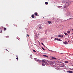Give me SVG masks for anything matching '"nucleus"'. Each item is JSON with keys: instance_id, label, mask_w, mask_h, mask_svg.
I'll use <instances>...</instances> for the list:
<instances>
[{"instance_id": "1", "label": "nucleus", "mask_w": 73, "mask_h": 73, "mask_svg": "<svg viewBox=\"0 0 73 73\" xmlns=\"http://www.w3.org/2000/svg\"><path fill=\"white\" fill-rule=\"evenodd\" d=\"M65 13H67L65 14L64 15L65 17H69L71 15V13L69 11H68L67 10H66L64 11Z\"/></svg>"}, {"instance_id": "2", "label": "nucleus", "mask_w": 73, "mask_h": 73, "mask_svg": "<svg viewBox=\"0 0 73 73\" xmlns=\"http://www.w3.org/2000/svg\"><path fill=\"white\" fill-rule=\"evenodd\" d=\"M66 4L65 6H64V8H67V7H68V6H69V3L66 2Z\"/></svg>"}, {"instance_id": "3", "label": "nucleus", "mask_w": 73, "mask_h": 73, "mask_svg": "<svg viewBox=\"0 0 73 73\" xmlns=\"http://www.w3.org/2000/svg\"><path fill=\"white\" fill-rule=\"evenodd\" d=\"M66 4L65 6H64V8H67V7H68V6H69V3L66 2Z\"/></svg>"}, {"instance_id": "4", "label": "nucleus", "mask_w": 73, "mask_h": 73, "mask_svg": "<svg viewBox=\"0 0 73 73\" xmlns=\"http://www.w3.org/2000/svg\"><path fill=\"white\" fill-rule=\"evenodd\" d=\"M56 40H57V41H62L61 40H60L59 39H58V38H56L55 39H54V41H56Z\"/></svg>"}, {"instance_id": "5", "label": "nucleus", "mask_w": 73, "mask_h": 73, "mask_svg": "<svg viewBox=\"0 0 73 73\" xmlns=\"http://www.w3.org/2000/svg\"><path fill=\"white\" fill-rule=\"evenodd\" d=\"M35 60L36 61V62H40V60L37 59H35Z\"/></svg>"}, {"instance_id": "6", "label": "nucleus", "mask_w": 73, "mask_h": 73, "mask_svg": "<svg viewBox=\"0 0 73 73\" xmlns=\"http://www.w3.org/2000/svg\"><path fill=\"white\" fill-rule=\"evenodd\" d=\"M58 37H60L61 38H62V37H63V35H58Z\"/></svg>"}, {"instance_id": "7", "label": "nucleus", "mask_w": 73, "mask_h": 73, "mask_svg": "<svg viewBox=\"0 0 73 73\" xmlns=\"http://www.w3.org/2000/svg\"><path fill=\"white\" fill-rule=\"evenodd\" d=\"M63 44H65V45H66V44H68V42L65 41V42H63Z\"/></svg>"}, {"instance_id": "8", "label": "nucleus", "mask_w": 73, "mask_h": 73, "mask_svg": "<svg viewBox=\"0 0 73 73\" xmlns=\"http://www.w3.org/2000/svg\"><path fill=\"white\" fill-rule=\"evenodd\" d=\"M45 62H44V63H45V64H46V63H47V62H49V63H50V61H47L46 60H45Z\"/></svg>"}, {"instance_id": "9", "label": "nucleus", "mask_w": 73, "mask_h": 73, "mask_svg": "<svg viewBox=\"0 0 73 73\" xmlns=\"http://www.w3.org/2000/svg\"><path fill=\"white\" fill-rule=\"evenodd\" d=\"M57 7H58V8H59V9H60V8H62V6H57Z\"/></svg>"}, {"instance_id": "10", "label": "nucleus", "mask_w": 73, "mask_h": 73, "mask_svg": "<svg viewBox=\"0 0 73 73\" xmlns=\"http://www.w3.org/2000/svg\"><path fill=\"white\" fill-rule=\"evenodd\" d=\"M67 72H68V73H73V71H67Z\"/></svg>"}, {"instance_id": "11", "label": "nucleus", "mask_w": 73, "mask_h": 73, "mask_svg": "<svg viewBox=\"0 0 73 73\" xmlns=\"http://www.w3.org/2000/svg\"><path fill=\"white\" fill-rule=\"evenodd\" d=\"M34 15L35 16H37L38 14L36 12L35 13Z\"/></svg>"}, {"instance_id": "12", "label": "nucleus", "mask_w": 73, "mask_h": 73, "mask_svg": "<svg viewBox=\"0 0 73 73\" xmlns=\"http://www.w3.org/2000/svg\"><path fill=\"white\" fill-rule=\"evenodd\" d=\"M48 24H51V21H48Z\"/></svg>"}, {"instance_id": "13", "label": "nucleus", "mask_w": 73, "mask_h": 73, "mask_svg": "<svg viewBox=\"0 0 73 73\" xmlns=\"http://www.w3.org/2000/svg\"><path fill=\"white\" fill-rule=\"evenodd\" d=\"M43 56H44V57H47V58H48V56L45 55H43Z\"/></svg>"}, {"instance_id": "14", "label": "nucleus", "mask_w": 73, "mask_h": 73, "mask_svg": "<svg viewBox=\"0 0 73 73\" xmlns=\"http://www.w3.org/2000/svg\"><path fill=\"white\" fill-rule=\"evenodd\" d=\"M34 15L33 14L32 15L31 17H32V18H34Z\"/></svg>"}, {"instance_id": "15", "label": "nucleus", "mask_w": 73, "mask_h": 73, "mask_svg": "<svg viewBox=\"0 0 73 73\" xmlns=\"http://www.w3.org/2000/svg\"><path fill=\"white\" fill-rule=\"evenodd\" d=\"M64 34L66 36H68V34H67V33H64Z\"/></svg>"}, {"instance_id": "16", "label": "nucleus", "mask_w": 73, "mask_h": 73, "mask_svg": "<svg viewBox=\"0 0 73 73\" xmlns=\"http://www.w3.org/2000/svg\"><path fill=\"white\" fill-rule=\"evenodd\" d=\"M41 48L42 49H43V50H45V49H44V48L43 47H42Z\"/></svg>"}, {"instance_id": "17", "label": "nucleus", "mask_w": 73, "mask_h": 73, "mask_svg": "<svg viewBox=\"0 0 73 73\" xmlns=\"http://www.w3.org/2000/svg\"><path fill=\"white\" fill-rule=\"evenodd\" d=\"M42 62L43 63L44 62L45 63V60H42Z\"/></svg>"}, {"instance_id": "18", "label": "nucleus", "mask_w": 73, "mask_h": 73, "mask_svg": "<svg viewBox=\"0 0 73 73\" xmlns=\"http://www.w3.org/2000/svg\"><path fill=\"white\" fill-rule=\"evenodd\" d=\"M52 59H54V60H55V59H56V58L53 57L52 58Z\"/></svg>"}, {"instance_id": "19", "label": "nucleus", "mask_w": 73, "mask_h": 73, "mask_svg": "<svg viewBox=\"0 0 73 73\" xmlns=\"http://www.w3.org/2000/svg\"><path fill=\"white\" fill-rule=\"evenodd\" d=\"M67 33H70V31H68L67 32Z\"/></svg>"}, {"instance_id": "20", "label": "nucleus", "mask_w": 73, "mask_h": 73, "mask_svg": "<svg viewBox=\"0 0 73 73\" xmlns=\"http://www.w3.org/2000/svg\"><path fill=\"white\" fill-rule=\"evenodd\" d=\"M42 27H39V29H41Z\"/></svg>"}, {"instance_id": "21", "label": "nucleus", "mask_w": 73, "mask_h": 73, "mask_svg": "<svg viewBox=\"0 0 73 73\" xmlns=\"http://www.w3.org/2000/svg\"><path fill=\"white\" fill-rule=\"evenodd\" d=\"M41 44L42 45H43V46H45V45L44 44H43V43H42V42Z\"/></svg>"}, {"instance_id": "22", "label": "nucleus", "mask_w": 73, "mask_h": 73, "mask_svg": "<svg viewBox=\"0 0 73 73\" xmlns=\"http://www.w3.org/2000/svg\"><path fill=\"white\" fill-rule=\"evenodd\" d=\"M7 29L5 28H4V31H5Z\"/></svg>"}, {"instance_id": "23", "label": "nucleus", "mask_w": 73, "mask_h": 73, "mask_svg": "<svg viewBox=\"0 0 73 73\" xmlns=\"http://www.w3.org/2000/svg\"><path fill=\"white\" fill-rule=\"evenodd\" d=\"M45 4H46L47 5L48 4V2H45Z\"/></svg>"}, {"instance_id": "24", "label": "nucleus", "mask_w": 73, "mask_h": 73, "mask_svg": "<svg viewBox=\"0 0 73 73\" xmlns=\"http://www.w3.org/2000/svg\"><path fill=\"white\" fill-rule=\"evenodd\" d=\"M65 62L66 63H68V61H65Z\"/></svg>"}, {"instance_id": "25", "label": "nucleus", "mask_w": 73, "mask_h": 73, "mask_svg": "<svg viewBox=\"0 0 73 73\" xmlns=\"http://www.w3.org/2000/svg\"><path fill=\"white\" fill-rule=\"evenodd\" d=\"M33 51L35 53H36V51H35V50H33Z\"/></svg>"}, {"instance_id": "26", "label": "nucleus", "mask_w": 73, "mask_h": 73, "mask_svg": "<svg viewBox=\"0 0 73 73\" xmlns=\"http://www.w3.org/2000/svg\"><path fill=\"white\" fill-rule=\"evenodd\" d=\"M42 66H45V64L43 63L42 64Z\"/></svg>"}, {"instance_id": "27", "label": "nucleus", "mask_w": 73, "mask_h": 73, "mask_svg": "<svg viewBox=\"0 0 73 73\" xmlns=\"http://www.w3.org/2000/svg\"><path fill=\"white\" fill-rule=\"evenodd\" d=\"M62 64H61V65H63V66H64V63H62Z\"/></svg>"}, {"instance_id": "28", "label": "nucleus", "mask_w": 73, "mask_h": 73, "mask_svg": "<svg viewBox=\"0 0 73 73\" xmlns=\"http://www.w3.org/2000/svg\"><path fill=\"white\" fill-rule=\"evenodd\" d=\"M2 32V31H1V30H0V33H1Z\"/></svg>"}, {"instance_id": "29", "label": "nucleus", "mask_w": 73, "mask_h": 73, "mask_svg": "<svg viewBox=\"0 0 73 73\" xmlns=\"http://www.w3.org/2000/svg\"><path fill=\"white\" fill-rule=\"evenodd\" d=\"M6 25H7V27H9V25H8L7 24Z\"/></svg>"}, {"instance_id": "30", "label": "nucleus", "mask_w": 73, "mask_h": 73, "mask_svg": "<svg viewBox=\"0 0 73 73\" xmlns=\"http://www.w3.org/2000/svg\"><path fill=\"white\" fill-rule=\"evenodd\" d=\"M51 52H54V51H52V50H50Z\"/></svg>"}, {"instance_id": "31", "label": "nucleus", "mask_w": 73, "mask_h": 73, "mask_svg": "<svg viewBox=\"0 0 73 73\" xmlns=\"http://www.w3.org/2000/svg\"><path fill=\"white\" fill-rule=\"evenodd\" d=\"M16 59H17V60H18V57H17V58Z\"/></svg>"}, {"instance_id": "32", "label": "nucleus", "mask_w": 73, "mask_h": 73, "mask_svg": "<svg viewBox=\"0 0 73 73\" xmlns=\"http://www.w3.org/2000/svg\"><path fill=\"white\" fill-rule=\"evenodd\" d=\"M27 36H28V37H29V35H28V34H27Z\"/></svg>"}, {"instance_id": "33", "label": "nucleus", "mask_w": 73, "mask_h": 73, "mask_svg": "<svg viewBox=\"0 0 73 73\" xmlns=\"http://www.w3.org/2000/svg\"><path fill=\"white\" fill-rule=\"evenodd\" d=\"M8 37H9V36H7L6 37L7 38H8Z\"/></svg>"}, {"instance_id": "34", "label": "nucleus", "mask_w": 73, "mask_h": 73, "mask_svg": "<svg viewBox=\"0 0 73 73\" xmlns=\"http://www.w3.org/2000/svg\"><path fill=\"white\" fill-rule=\"evenodd\" d=\"M48 50H49V51H50V50H50L49 49H48Z\"/></svg>"}, {"instance_id": "35", "label": "nucleus", "mask_w": 73, "mask_h": 73, "mask_svg": "<svg viewBox=\"0 0 73 73\" xmlns=\"http://www.w3.org/2000/svg\"><path fill=\"white\" fill-rule=\"evenodd\" d=\"M46 49H48L47 47H46Z\"/></svg>"}, {"instance_id": "36", "label": "nucleus", "mask_w": 73, "mask_h": 73, "mask_svg": "<svg viewBox=\"0 0 73 73\" xmlns=\"http://www.w3.org/2000/svg\"><path fill=\"white\" fill-rule=\"evenodd\" d=\"M72 19V18H70V19H69V20H70V19Z\"/></svg>"}, {"instance_id": "37", "label": "nucleus", "mask_w": 73, "mask_h": 73, "mask_svg": "<svg viewBox=\"0 0 73 73\" xmlns=\"http://www.w3.org/2000/svg\"><path fill=\"white\" fill-rule=\"evenodd\" d=\"M53 38V37H51V38Z\"/></svg>"}, {"instance_id": "38", "label": "nucleus", "mask_w": 73, "mask_h": 73, "mask_svg": "<svg viewBox=\"0 0 73 73\" xmlns=\"http://www.w3.org/2000/svg\"><path fill=\"white\" fill-rule=\"evenodd\" d=\"M70 31H72V29H70Z\"/></svg>"}, {"instance_id": "39", "label": "nucleus", "mask_w": 73, "mask_h": 73, "mask_svg": "<svg viewBox=\"0 0 73 73\" xmlns=\"http://www.w3.org/2000/svg\"><path fill=\"white\" fill-rule=\"evenodd\" d=\"M71 31H73V29H71Z\"/></svg>"}, {"instance_id": "40", "label": "nucleus", "mask_w": 73, "mask_h": 73, "mask_svg": "<svg viewBox=\"0 0 73 73\" xmlns=\"http://www.w3.org/2000/svg\"><path fill=\"white\" fill-rule=\"evenodd\" d=\"M6 50H7V51H8V50H7V49H6Z\"/></svg>"}, {"instance_id": "41", "label": "nucleus", "mask_w": 73, "mask_h": 73, "mask_svg": "<svg viewBox=\"0 0 73 73\" xmlns=\"http://www.w3.org/2000/svg\"><path fill=\"white\" fill-rule=\"evenodd\" d=\"M18 57L17 56V58Z\"/></svg>"}, {"instance_id": "42", "label": "nucleus", "mask_w": 73, "mask_h": 73, "mask_svg": "<svg viewBox=\"0 0 73 73\" xmlns=\"http://www.w3.org/2000/svg\"><path fill=\"white\" fill-rule=\"evenodd\" d=\"M32 54L30 55V56H32Z\"/></svg>"}, {"instance_id": "43", "label": "nucleus", "mask_w": 73, "mask_h": 73, "mask_svg": "<svg viewBox=\"0 0 73 73\" xmlns=\"http://www.w3.org/2000/svg\"><path fill=\"white\" fill-rule=\"evenodd\" d=\"M68 42H69V41H68Z\"/></svg>"}, {"instance_id": "44", "label": "nucleus", "mask_w": 73, "mask_h": 73, "mask_svg": "<svg viewBox=\"0 0 73 73\" xmlns=\"http://www.w3.org/2000/svg\"><path fill=\"white\" fill-rule=\"evenodd\" d=\"M71 70H72V69H71Z\"/></svg>"}, {"instance_id": "45", "label": "nucleus", "mask_w": 73, "mask_h": 73, "mask_svg": "<svg viewBox=\"0 0 73 73\" xmlns=\"http://www.w3.org/2000/svg\"><path fill=\"white\" fill-rule=\"evenodd\" d=\"M2 28H3V27H2Z\"/></svg>"}, {"instance_id": "46", "label": "nucleus", "mask_w": 73, "mask_h": 73, "mask_svg": "<svg viewBox=\"0 0 73 73\" xmlns=\"http://www.w3.org/2000/svg\"><path fill=\"white\" fill-rule=\"evenodd\" d=\"M44 18V17H43V18Z\"/></svg>"}]
</instances>
